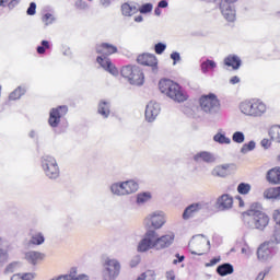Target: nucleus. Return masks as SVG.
Instances as JSON below:
<instances>
[{
	"label": "nucleus",
	"instance_id": "f8f14e48",
	"mask_svg": "<svg viewBox=\"0 0 280 280\" xmlns=\"http://www.w3.org/2000/svg\"><path fill=\"white\" fill-rule=\"evenodd\" d=\"M119 261L115 259H108L104 264V269H103V279L104 280H115V277L119 275Z\"/></svg>",
	"mask_w": 280,
	"mask_h": 280
},
{
	"label": "nucleus",
	"instance_id": "aec40b11",
	"mask_svg": "<svg viewBox=\"0 0 280 280\" xmlns=\"http://www.w3.org/2000/svg\"><path fill=\"white\" fill-rule=\"evenodd\" d=\"M43 259H45V254L40 252L31 250L25 254V260L27 264H31V266H38Z\"/></svg>",
	"mask_w": 280,
	"mask_h": 280
},
{
	"label": "nucleus",
	"instance_id": "72a5a7b5",
	"mask_svg": "<svg viewBox=\"0 0 280 280\" xmlns=\"http://www.w3.org/2000/svg\"><path fill=\"white\" fill-rule=\"evenodd\" d=\"M269 137L272 139V141L280 143V126L271 127L269 130Z\"/></svg>",
	"mask_w": 280,
	"mask_h": 280
},
{
	"label": "nucleus",
	"instance_id": "bb28decb",
	"mask_svg": "<svg viewBox=\"0 0 280 280\" xmlns=\"http://www.w3.org/2000/svg\"><path fill=\"white\" fill-rule=\"evenodd\" d=\"M98 115H102L104 119H108V116L110 115V103L108 101H101L98 103Z\"/></svg>",
	"mask_w": 280,
	"mask_h": 280
},
{
	"label": "nucleus",
	"instance_id": "6e6d98bb",
	"mask_svg": "<svg viewBox=\"0 0 280 280\" xmlns=\"http://www.w3.org/2000/svg\"><path fill=\"white\" fill-rule=\"evenodd\" d=\"M260 144H261L262 148H265V150H268V148H270V140L262 139Z\"/></svg>",
	"mask_w": 280,
	"mask_h": 280
},
{
	"label": "nucleus",
	"instance_id": "338daca9",
	"mask_svg": "<svg viewBox=\"0 0 280 280\" xmlns=\"http://www.w3.org/2000/svg\"><path fill=\"white\" fill-rule=\"evenodd\" d=\"M155 16H161V8L156 7L154 10Z\"/></svg>",
	"mask_w": 280,
	"mask_h": 280
},
{
	"label": "nucleus",
	"instance_id": "7ed1b4c3",
	"mask_svg": "<svg viewBox=\"0 0 280 280\" xmlns=\"http://www.w3.org/2000/svg\"><path fill=\"white\" fill-rule=\"evenodd\" d=\"M240 110L243 113V115H246L247 117H262L266 115V110H268V107L266 106V103L261 100H249L244 101L240 104Z\"/></svg>",
	"mask_w": 280,
	"mask_h": 280
},
{
	"label": "nucleus",
	"instance_id": "c756f323",
	"mask_svg": "<svg viewBox=\"0 0 280 280\" xmlns=\"http://www.w3.org/2000/svg\"><path fill=\"white\" fill-rule=\"evenodd\" d=\"M31 244L34 246H40V244H45V236L40 232L31 233Z\"/></svg>",
	"mask_w": 280,
	"mask_h": 280
},
{
	"label": "nucleus",
	"instance_id": "6e6552de",
	"mask_svg": "<svg viewBox=\"0 0 280 280\" xmlns=\"http://www.w3.org/2000/svg\"><path fill=\"white\" fill-rule=\"evenodd\" d=\"M199 102L203 113H209V115L220 113V101L214 94L202 96Z\"/></svg>",
	"mask_w": 280,
	"mask_h": 280
},
{
	"label": "nucleus",
	"instance_id": "5701e85b",
	"mask_svg": "<svg viewBox=\"0 0 280 280\" xmlns=\"http://www.w3.org/2000/svg\"><path fill=\"white\" fill-rule=\"evenodd\" d=\"M231 167V164H222V165H219V166H215L211 174L212 176H218L219 178H226V176H229L230 170Z\"/></svg>",
	"mask_w": 280,
	"mask_h": 280
},
{
	"label": "nucleus",
	"instance_id": "f257e3e1",
	"mask_svg": "<svg viewBox=\"0 0 280 280\" xmlns=\"http://www.w3.org/2000/svg\"><path fill=\"white\" fill-rule=\"evenodd\" d=\"M243 221L247 229L266 231L270 224V217L261 210V205L254 203L249 210L243 213Z\"/></svg>",
	"mask_w": 280,
	"mask_h": 280
},
{
	"label": "nucleus",
	"instance_id": "4d7b16f0",
	"mask_svg": "<svg viewBox=\"0 0 280 280\" xmlns=\"http://www.w3.org/2000/svg\"><path fill=\"white\" fill-rule=\"evenodd\" d=\"M139 261H141L139 257H136L135 259H132L130 261L131 268H135L136 266H139Z\"/></svg>",
	"mask_w": 280,
	"mask_h": 280
},
{
	"label": "nucleus",
	"instance_id": "bf43d9fd",
	"mask_svg": "<svg viewBox=\"0 0 280 280\" xmlns=\"http://www.w3.org/2000/svg\"><path fill=\"white\" fill-rule=\"evenodd\" d=\"M11 280H23V273H15L11 277Z\"/></svg>",
	"mask_w": 280,
	"mask_h": 280
},
{
	"label": "nucleus",
	"instance_id": "39448f33",
	"mask_svg": "<svg viewBox=\"0 0 280 280\" xmlns=\"http://www.w3.org/2000/svg\"><path fill=\"white\" fill-rule=\"evenodd\" d=\"M110 191L114 196H130V194L139 191V184L132 179L114 183L110 186Z\"/></svg>",
	"mask_w": 280,
	"mask_h": 280
},
{
	"label": "nucleus",
	"instance_id": "423d86ee",
	"mask_svg": "<svg viewBox=\"0 0 280 280\" xmlns=\"http://www.w3.org/2000/svg\"><path fill=\"white\" fill-rule=\"evenodd\" d=\"M120 73L122 78L129 80L130 84H135L136 86H141V84H143V71L137 66H126L121 69Z\"/></svg>",
	"mask_w": 280,
	"mask_h": 280
},
{
	"label": "nucleus",
	"instance_id": "ddd939ff",
	"mask_svg": "<svg viewBox=\"0 0 280 280\" xmlns=\"http://www.w3.org/2000/svg\"><path fill=\"white\" fill-rule=\"evenodd\" d=\"M68 110L69 108H67V106H59L58 108H52L50 110V116L48 119L49 126H51V128H58V124H60V118L65 117Z\"/></svg>",
	"mask_w": 280,
	"mask_h": 280
},
{
	"label": "nucleus",
	"instance_id": "5fc2aeb1",
	"mask_svg": "<svg viewBox=\"0 0 280 280\" xmlns=\"http://www.w3.org/2000/svg\"><path fill=\"white\" fill-rule=\"evenodd\" d=\"M166 279L176 280V273L174 272V270L166 271Z\"/></svg>",
	"mask_w": 280,
	"mask_h": 280
},
{
	"label": "nucleus",
	"instance_id": "1a4fd4ad",
	"mask_svg": "<svg viewBox=\"0 0 280 280\" xmlns=\"http://www.w3.org/2000/svg\"><path fill=\"white\" fill-rule=\"evenodd\" d=\"M190 245L197 248V252H191V255H207L211 250V242L205 237V235L194 236L190 241Z\"/></svg>",
	"mask_w": 280,
	"mask_h": 280
},
{
	"label": "nucleus",
	"instance_id": "69168bd1",
	"mask_svg": "<svg viewBox=\"0 0 280 280\" xmlns=\"http://www.w3.org/2000/svg\"><path fill=\"white\" fill-rule=\"evenodd\" d=\"M19 3V0H11L9 3V8H14Z\"/></svg>",
	"mask_w": 280,
	"mask_h": 280
},
{
	"label": "nucleus",
	"instance_id": "9b49d317",
	"mask_svg": "<svg viewBox=\"0 0 280 280\" xmlns=\"http://www.w3.org/2000/svg\"><path fill=\"white\" fill-rule=\"evenodd\" d=\"M145 222L149 223L152 229H155V231H159V229H163V226L165 225V222H167V219L165 217V212L154 211V212H151L145 218Z\"/></svg>",
	"mask_w": 280,
	"mask_h": 280
},
{
	"label": "nucleus",
	"instance_id": "6ab92c4d",
	"mask_svg": "<svg viewBox=\"0 0 280 280\" xmlns=\"http://www.w3.org/2000/svg\"><path fill=\"white\" fill-rule=\"evenodd\" d=\"M96 61L103 69H105V71L112 73V75H119V70H117V68L113 66V62H110V59H108V57L100 56L97 57Z\"/></svg>",
	"mask_w": 280,
	"mask_h": 280
},
{
	"label": "nucleus",
	"instance_id": "dca6fc26",
	"mask_svg": "<svg viewBox=\"0 0 280 280\" xmlns=\"http://www.w3.org/2000/svg\"><path fill=\"white\" fill-rule=\"evenodd\" d=\"M174 240H176V234H174V232H168L162 236H159L158 234V250L170 248V246L174 244Z\"/></svg>",
	"mask_w": 280,
	"mask_h": 280
},
{
	"label": "nucleus",
	"instance_id": "0eeeda50",
	"mask_svg": "<svg viewBox=\"0 0 280 280\" xmlns=\"http://www.w3.org/2000/svg\"><path fill=\"white\" fill-rule=\"evenodd\" d=\"M42 167L47 178L56 180V178L60 176V167H58V162H56V159L51 155L43 156Z\"/></svg>",
	"mask_w": 280,
	"mask_h": 280
},
{
	"label": "nucleus",
	"instance_id": "de8ad7c7",
	"mask_svg": "<svg viewBox=\"0 0 280 280\" xmlns=\"http://www.w3.org/2000/svg\"><path fill=\"white\" fill-rule=\"evenodd\" d=\"M36 272L22 273V280H35Z\"/></svg>",
	"mask_w": 280,
	"mask_h": 280
},
{
	"label": "nucleus",
	"instance_id": "58836bf2",
	"mask_svg": "<svg viewBox=\"0 0 280 280\" xmlns=\"http://www.w3.org/2000/svg\"><path fill=\"white\" fill-rule=\"evenodd\" d=\"M246 139V136H244V132L242 131H235L232 136V141H234V143H244Z\"/></svg>",
	"mask_w": 280,
	"mask_h": 280
},
{
	"label": "nucleus",
	"instance_id": "a19ab883",
	"mask_svg": "<svg viewBox=\"0 0 280 280\" xmlns=\"http://www.w3.org/2000/svg\"><path fill=\"white\" fill-rule=\"evenodd\" d=\"M271 241L276 244H280V225H275Z\"/></svg>",
	"mask_w": 280,
	"mask_h": 280
},
{
	"label": "nucleus",
	"instance_id": "f704fd0d",
	"mask_svg": "<svg viewBox=\"0 0 280 280\" xmlns=\"http://www.w3.org/2000/svg\"><path fill=\"white\" fill-rule=\"evenodd\" d=\"M152 199V195L150 192H140L137 196V205H145V202H150Z\"/></svg>",
	"mask_w": 280,
	"mask_h": 280
},
{
	"label": "nucleus",
	"instance_id": "774afa93",
	"mask_svg": "<svg viewBox=\"0 0 280 280\" xmlns=\"http://www.w3.org/2000/svg\"><path fill=\"white\" fill-rule=\"evenodd\" d=\"M218 261H220V258H213V259L210 261V266H215V264H218Z\"/></svg>",
	"mask_w": 280,
	"mask_h": 280
},
{
	"label": "nucleus",
	"instance_id": "e2e57ef3",
	"mask_svg": "<svg viewBox=\"0 0 280 280\" xmlns=\"http://www.w3.org/2000/svg\"><path fill=\"white\" fill-rule=\"evenodd\" d=\"M100 3L104 8H108V5H110V0H100Z\"/></svg>",
	"mask_w": 280,
	"mask_h": 280
},
{
	"label": "nucleus",
	"instance_id": "9d476101",
	"mask_svg": "<svg viewBox=\"0 0 280 280\" xmlns=\"http://www.w3.org/2000/svg\"><path fill=\"white\" fill-rule=\"evenodd\" d=\"M277 243L272 240L264 242L257 249V259L258 261H270L272 259V250Z\"/></svg>",
	"mask_w": 280,
	"mask_h": 280
},
{
	"label": "nucleus",
	"instance_id": "c9c22d12",
	"mask_svg": "<svg viewBox=\"0 0 280 280\" xmlns=\"http://www.w3.org/2000/svg\"><path fill=\"white\" fill-rule=\"evenodd\" d=\"M213 141H215L217 143L229 145L231 143V138H226L224 133L219 132L214 135Z\"/></svg>",
	"mask_w": 280,
	"mask_h": 280
},
{
	"label": "nucleus",
	"instance_id": "7c9ffc66",
	"mask_svg": "<svg viewBox=\"0 0 280 280\" xmlns=\"http://www.w3.org/2000/svg\"><path fill=\"white\" fill-rule=\"evenodd\" d=\"M121 12L124 16H132V14H137L139 12V9L137 7H132L129 3H124L121 5Z\"/></svg>",
	"mask_w": 280,
	"mask_h": 280
},
{
	"label": "nucleus",
	"instance_id": "2eb2a0df",
	"mask_svg": "<svg viewBox=\"0 0 280 280\" xmlns=\"http://www.w3.org/2000/svg\"><path fill=\"white\" fill-rule=\"evenodd\" d=\"M161 113V105L156 102H150L145 107V119L147 121H154L156 117H159V114Z\"/></svg>",
	"mask_w": 280,
	"mask_h": 280
},
{
	"label": "nucleus",
	"instance_id": "4468645a",
	"mask_svg": "<svg viewBox=\"0 0 280 280\" xmlns=\"http://www.w3.org/2000/svg\"><path fill=\"white\" fill-rule=\"evenodd\" d=\"M215 207L219 211H229V209H233V197L229 194L221 195L217 199Z\"/></svg>",
	"mask_w": 280,
	"mask_h": 280
},
{
	"label": "nucleus",
	"instance_id": "412c9836",
	"mask_svg": "<svg viewBox=\"0 0 280 280\" xmlns=\"http://www.w3.org/2000/svg\"><path fill=\"white\" fill-rule=\"evenodd\" d=\"M137 61L145 67H156L158 65L156 56L150 54L139 55Z\"/></svg>",
	"mask_w": 280,
	"mask_h": 280
},
{
	"label": "nucleus",
	"instance_id": "f03ea898",
	"mask_svg": "<svg viewBox=\"0 0 280 280\" xmlns=\"http://www.w3.org/2000/svg\"><path fill=\"white\" fill-rule=\"evenodd\" d=\"M161 93L173 100V102H186L187 94L183 92L180 85L170 79H162L159 82Z\"/></svg>",
	"mask_w": 280,
	"mask_h": 280
},
{
	"label": "nucleus",
	"instance_id": "79ce46f5",
	"mask_svg": "<svg viewBox=\"0 0 280 280\" xmlns=\"http://www.w3.org/2000/svg\"><path fill=\"white\" fill-rule=\"evenodd\" d=\"M55 19L54 15L51 13H46L43 16V23H45V25H51V23H54Z\"/></svg>",
	"mask_w": 280,
	"mask_h": 280
},
{
	"label": "nucleus",
	"instance_id": "052dcab7",
	"mask_svg": "<svg viewBox=\"0 0 280 280\" xmlns=\"http://www.w3.org/2000/svg\"><path fill=\"white\" fill-rule=\"evenodd\" d=\"M167 5H168L167 0H161L158 3V8H167Z\"/></svg>",
	"mask_w": 280,
	"mask_h": 280
},
{
	"label": "nucleus",
	"instance_id": "473e14b6",
	"mask_svg": "<svg viewBox=\"0 0 280 280\" xmlns=\"http://www.w3.org/2000/svg\"><path fill=\"white\" fill-rule=\"evenodd\" d=\"M250 189H253V186L248 183H241L238 184L236 190L241 196H248L250 194Z\"/></svg>",
	"mask_w": 280,
	"mask_h": 280
},
{
	"label": "nucleus",
	"instance_id": "603ef678",
	"mask_svg": "<svg viewBox=\"0 0 280 280\" xmlns=\"http://www.w3.org/2000/svg\"><path fill=\"white\" fill-rule=\"evenodd\" d=\"M172 60H174L173 65H176V62H180V54L179 52H173L171 54Z\"/></svg>",
	"mask_w": 280,
	"mask_h": 280
},
{
	"label": "nucleus",
	"instance_id": "2f4dec72",
	"mask_svg": "<svg viewBox=\"0 0 280 280\" xmlns=\"http://www.w3.org/2000/svg\"><path fill=\"white\" fill-rule=\"evenodd\" d=\"M218 67V63L211 59H207L201 63V71L202 73H209V71H213Z\"/></svg>",
	"mask_w": 280,
	"mask_h": 280
},
{
	"label": "nucleus",
	"instance_id": "4c0bfd02",
	"mask_svg": "<svg viewBox=\"0 0 280 280\" xmlns=\"http://www.w3.org/2000/svg\"><path fill=\"white\" fill-rule=\"evenodd\" d=\"M22 95H25V90L22 88H18L10 93L9 100H21Z\"/></svg>",
	"mask_w": 280,
	"mask_h": 280
},
{
	"label": "nucleus",
	"instance_id": "ea45409f",
	"mask_svg": "<svg viewBox=\"0 0 280 280\" xmlns=\"http://www.w3.org/2000/svg\"><path fill=\"white\" fill-rule=\"evenodd\" d=\"M154 5H152V3H145L142 4L141 8L138 9V12H140V14H150V12H152Z\"/></svg>",
	"mask_w": 280,
	"mask_h": 280
},
{
	"label": "nucleus",
	"instance_id": "a18cd8bd",
	"mask_svg": "<svg viewBox=\"0 0 280 280\" xmlns=\"http://www.w3.org/2000/svg\"><path fill=\"white\" fill-rule=\"evenodd\" d=\"M165 49H167V46L163 43H159L155 45V54H163V51H165Z\"/></svg>",
	"mask_w": 280,
	"mask_h": 280
},
{
	"label": "nucleus",
	"instance_id": "cd10ccee",
	"mask_svg": "<svg viewBox=\"0 0 280 280\" xmlns=\"http://www.w3.org/2000/svg\"><path fill=\"white\" fill-rule=\"evenodd\" d=\"M264 198L267 200H280V186L266 189L264 191Z\"/></svg>",
	"mask_w": 280,
	"mask_h": 280
},
{
	"label": "nucleus",
	"instance_id": "09e8293b",
	"mask_svg": "<svg viewBox=\"0 0 280 280\" xmlns=\"http://www.w3.org/2000/svg\"><path fill=\"white\" fill-rule=\"evenodd\" d=\"M273 221L276 225H280V210H275L272 213Z\"/></svg>",
	"mask_w": 280,
	"mask_h": 280
},
{
	"label": "nucleus",
	"instance_id": "3c124183",
	"mask_svg": "<svg viewBox=\"0 0 280 280\" xmlns=\"http://www.w3.org/2000/svg\"><path fill=\"white\" fill-rule=\"evenodd\" d=\"M2 261H8V250L5 249H0V264Z\"/></svg>",
	"mask_w": 280,
	"mask_h": 280
},
{
	"label": "nucleus",
	"instance_id": "37998d69",
	"mask_svg": "<svg viewBox=\"0 0 280 280\" xmlns=\"http://www.w3.org/2000/svg\"><path fill=\"white\" fill-rule=\"evenodd\" d=\"M45 49H49V42L42 40V46L37 47V54H45Z\"/></svg>",
	"mask_w": 280,
	"mask_h": 280
},
{
	"label": "nucleus",
	"instance_id": "680f3d73",
	"mask_svg": "<svg viewBox=\"0 0 280 280\" xmlns=\"http://www.w3.org/2000/svg\"><path fill=\"white\" fill-rule=\"evenodd\" d=\"M226 1H230L231 3H235V1H237V0H222L221 5H222L223 10H226V8H228Z\"/></svg>",
	"mask_w": 280,
	"mask_h": 280
},
{
	"label": "nucleus",
	"instance_id": "864d4df0",
	"mask_svg": "<svg viewBox=\"0 0 280 280\" xmlns=\"http://www.w3.org/2000/svg\"><path fill=\"white\" fill-rule=\"evenodd\" d=\"M15 268H19V262H11L5 270L7 272H14Z\"/></svg>",
	"mask_w": 280,
	"mask_h": 280
},
{
	"label": "nucleus",
	"instance_id": "0e129e2a",
	"mask_svg": "<svg viewBox=\"0 0 280 280\" xmlns=\"http://www.w3.org/2000/svg\"><path fill=\"white\" fill-rule=\"evenodd\" d=\"M136 23H143V15H138L135 18Z\"/></svg>",
	"mask_w": 280,
	"mask_h": 280
},
{
	"label": "nucleus",
	"instance_id": "20e7f679",
	"mask_svg": "<svg viewBox=\"0 0 280 280\" xmlns=\"http://www.w3.org/2000/svg\"><path fill=\"white\" fill-rule=\"evenodd\" d=\"M159 233L154 230H148L144 237L138 244V253H148V250H158Z\"/></svg>",
	"mask_w": 280,
	"mask_h": 280
},
{
	"label": "nucleus",
	"instance_id": "c03bdc74",
	"mask_svg": "<svg viewBox=\"0 0 280 280\" xmlns=\"http://www.w3.org/2000/svg\"><path fill=\"white\" fill-rule=\"evenodd\" d=\"M75 8H78V10H88L89 3H86V1H83V0H77Z\"/></svg>",
	"mask_w": 280,
	"mask_h": 280
},
{
	"label": "nucleus",
	"instance_id": "f3484780",
	"mask_svg": "<svg viewBox=\"0 0 280 280\" xmlns=\"http://www.w3.org/2000/svg\"><path fill=\"white\" fill-rule=\"evenodd\" d=\"M234 3L235 2L226 1L228 8H225V10L222 8V0L219 4L222 16L226 21H229L230 23H233V21H235V16H236V11H235V4Z\"/></svg>",
	"mask_w": 280,
	"mask_h": 280
},
{
	"label": "nucleus",
	"instance_id": "13d9d810",
	"mask_svg": "<svg viewBox=\"0 0 280 280\" xmlns=\"http://www.w3.org/2000/svg\"><path fill=\"white\" fill-rule=\"evenodd\" d=\"M230 84H240V77H232L230 79Z\"/></svg>",
	"mask_w": 280,
	"mask_h": 280
},
{
	"label": "nucleus",
	"instance_id": "a878e982",
	"mask_svg": "<svg viewBox=\"0 0 280 280\" xmlns=\"http://www.w3.org/2000/svg\"><path fill=\"white\" fill-rule=\"evenodd\" d=\"M224 65L226 67H232V69L237 70L240 69V67H242V59H240V57L233 55V56H228L224 59Z\"/></svg>",
	"mask_w": 280,
	"mask_h": 280
},
{
	"label": "nucleus",
	"instance_id": "8fccbe9b",
	"mask_svg": "<svg viewBox=\"0 0 280 280\" xmlns=\"http://www.w3.org/2000/svg\"><path fill=\"white\" fill-rule=\"evenodd\" d=\"M268 272H270V269H265V270L260 271L255 280H264V279H266V275H268Z\"/></svg>",
	"mask_w": 280,
	"mask_h": 280
},
{
	"label": "nucleus",
	"instance_id": "4be33fe9",
	"mask_svg": "<svg viewBox=\"0 0 280 280\" xmlns=\"http://www.w3.org/2000/svg\"><path fill=\"white\" fill-rule=\"evenodd\" d=\"M96 52L105 57L112 56V54H117V48L114 45L103 43L96 46Z\"/></svg>",
	"mask_w": 280,
	"mask_h": 280
},
{
	"label": "nucleus",
	"instance_id": "c85d7f7f",
	"mask_svg": "<svg viewBox=\"0 0 280 280\" xmlns=\"http://www.w3.org/2000/svg\"><path fill=\"white\" fill-rule=\"evenodd\" d=\"M217 272H218V275H220V277H226V275H233V265H231L229 262L220 265L217 268Z\"/></svg>",
	"mask_w": 280,
	"mask_h": 280
},
{
	"label": "nucleus",
	"instance_id": "a211bd4d",
	"mask_svg": "<svg viewBox=\"0 0 280 280\" xmlns=\"http://www.w3.org/2000/svg\"><path fill=\"white\" fill-rule=\"evenodd\" d=\"M207 207V203L205 202H196L190 206H188L183 213V220H189V218H194L196 213H199V211H202Z\"/></svg>",
	"mask_w": 280,
	"mask_h": 280
},
{
	"label": "nucleus",
	"instance_id": "e433bc0d",
	"mask_svg": "<svg viewBox=\"0 0 280 280\" xmlns=\"http://www.w3.org/2000/svg\"><path fill=\"white\" fill-rule=\"evenodd\" d=\"M255 148H256V143L255 141L252 140L248 143L243 144V147L241 148V153L248 154V152H253Z\"/></svg>",
	"mask_w": 280,
	"mask_h": 280
},
{
	"label": "nucleus",
	"instance_id": "b1692460",
	"mask_svg": "<svg viewBox=\"0 0 280 280\" xmlns=\"http://www.w3.org/2000/svg\"><path fill=\"white\" fill-rule=\"evenodd\" d=\"M194 161H196L197 163H213L215 161V156H213V154H211L210 152L202 151L194 156Z\"/></svg>",
	"mask_w": 280,
	"mask_h": 280
},
{
	"label": "nucleus",
	"instance_id": "49530a36",
	"mask_svg": "<svg viewBox=\"0 0 280 280\" xmlns=\"http://www.w3.org/2000/svg\"><path fill=\"white\" fill-rule=\"evenodd\" d=\"M26 14H28V16H34V14H36V2H31Z\"/></svg>",
	"mask_w": 280,
	"mask_h": 280
},
{
	"label": "nucleus",
	"instance_id": "393cba45",
	"mask_svg": "<svg viewBox=\"0 0 280 280\" xmlns=\"http://www.w3.org/2000/svg\"><path fill=\"white\" fill-rule=\"evenodd\" d=\"M267 180L272 185H280V167L268 171Z\"/></svg>",
	"mask_w": 280,
	"mask_h": 280
}]
</instances>
